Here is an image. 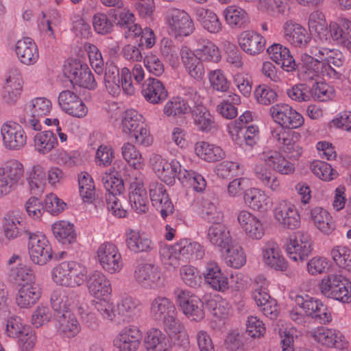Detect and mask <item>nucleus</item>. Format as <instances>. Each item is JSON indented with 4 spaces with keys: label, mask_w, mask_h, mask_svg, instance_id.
I'll use <instances>...</instances> for the list:
<instances>
[{
    "label": "nucleus",
    "mask_w": 351,
    "mask_h": 351,
    "mask_svg": "<svg viewBox=\"0 0 351 351\" xmlns=\"http://www.w3.org/2000/svg\"><path fill=\"white\" fill-rule=\"evenodd\" d=\"M226 264L236 269L241 267L246 263V256L243 247L240 245H230L226 248L224 256Z\"/></svg>",
    "instance_id": "nucleus-58"
},
{
    "label": "nucleus",
    "mask_w": 351,
    "mask_h": 351,
    "mask_svg": "<svg viewBox=\"0 0 351 351\" xmlns=\"http://www.w3.org/2000/svg\"><path fill=\"white\" fill-rule=\"evenodd\" d=\"M24 168L18 160L7 162L0 168V198L16 189L23 180Z\"/></svg>",
    "instance_id": "nucleus-10"
},
{
    "label": "nucleus",
    "mask_w": 351,
    "mask_h": 351,
    "mask_svg": "<svg viewBox=\"0 0 351 351\" xmlns=\"http://www.w3.org/2000/svg\"><path fill=\"white\" fill-rule=\"evenodd\" d=\"M142 332L138 327L130 325L121 329L114 343L119 351H136L142 339Z\"/></svg>",
    "instance_id": "nucleus-24"
},
{
    "label": "nucleus",
    "mask_w": 351,
    "mask_h": 351,
    "mask_svg": "<svg viewBox=\"0 0 351 351\" xmlns=\"http://www.w3.org/2000/svg\"><path fill=\"white\" fill-rule=\"evenodd\" d=\"M51 102L45 97H36L30 101L26 109L30 112L31 117H43L47 115L51 110Z\"/></svg>",
    "instance_id": "nucleus-61"
},
{
    "label": "nucleus",
    "mask_w": 351,
    "mask_h": 351,
    "mask_svg": "<svg viewBox=\"0 0 351 351\" xmlns=\"http://www.w3.org/2000/svg\"><path fill=\"white\" fill-rule=\"evenodd\" d=\"M144 346L147 351H171L172 348L167 335L156 328L147 330L144 337Z\"/></svg>",
    "instance_id": "nucleus-40"
},
{
    "label": "nucleus",
    "mask_w": 351,
    "mask_h": 351,
    "mask_svg": "<svg viewBox=\"0 0 351 351\" xmlns=\"http://www.w3.org/2000/svg\"><path fill=\"white\" fill-rule=\"evenodd\" d=\"M334 262L347 271H351V250L345 246L337 245L331 250Z\"/></svg>",
    "instance_id": "nucleus-63"
},
{
    "label": "nucleus",
    "mask_w": 351,
    "mask_h": 351,
    "mask_svg": "<svg viewBox=\"0 0 351 351\" xmlns=\"http://www.w3.org/2000/svg\"><path fill=\"white\" fill-rule=\"evenodd\" d=\"M150 161L157 176L167 184H173L177 177L183 184L192 186L197 192L203 191L206 186V180L201 174L182 169L177 160L168 162L161 156L156 154L151 158Z\"/></svg>",
    "instance_id": "nucleus-3"
},
{
    "label": "nucleus",
    "mask_w": 351,
    "mask_h": 351,
    "mask_svg": "<svg viewBox=\"0 0 351 351\" xmlns=\"http://www.w3.org/2000/svg\"><path fill=\"white\" fill-rule=\"evenodd\" d=\"M165 21L168 34L175 38L189 36L195 29L191 15L182 9L169 8L165 12Z\"/></svg>",
    "instance_id": "nucleus-6"
},
{
    "label": "nucleus",
    "mask_w": 351,
    "mask_h": 351,
    "mask_svg": "<svg viewBox=\"0 0 351 351\" xmlns=\"http://www.w3.org/2000/svg\"><path fill=\"white\" fill-rule=\"evenodd\" d=\"M193 123L199 131L210 132L217 129L214 117L207 108L202 104H197L192 111Z\"/></svg>",
    "instance_id": "nucleus-43"
},
{
    "label": "nucleus",
    "mask_w": 351,
    "mask_h": 351,
    "mask_svg": "<svg viewBox=\"0 0 351 351\" xmlns=\"http://www.w3.org/2000/svg\"><path fill=\"white\" fill-rule=\"evenodd\" d=\"M86 287L90 295L97 298L109 295L112 292L111 284L107 277L99 271H94L86 278Z\"/></svg>",
    "instance_id": "nucleus-33"
},
{
    "label": "nucleus",
    "mask_w": 351,
    "mask_h": 351,
    "mask_svg": "<svg viewBox=\"0 0 351 351\" xmlns=\"http://www.w3.org/2000/svg\"><path fill=\"white\" fill-rule=\"evenodd\" d=\"M206 238L211 245L220 250L227 248L232 241L228 228L221 222L215 223L208 228Z\"/></svg>",
    "instance_id": "nucleus-41"
},
{
    "label": "nucleus",
    "mask_w": 351,
    "mask_h": 351,
    "mask_svg": "<svg viewBox=\"0 0 351 351\" xmlns=\"http://www.w3.org/2000/svg\"><path fill=\"white\" fill-rule=\"evenodd\" d=\"M3 143L5 148L19 150L27 143V135L21 125L15 122L4 123L1 129Z\"/></svg>",
    "instance_id": "nucleus-19"
},
{
    "label": "nucleus",
    "mask_w": 351,
    "mask_h": 351,
    "mask_svg": "<svg viewBox=\"0 0 351 351\" xmlns=\"http://www.w3.org/2000/svg\"><path fill=\"white\" fill-rule=\"evenodd\" d=\"M237 221L246 236L254 240H259L265 234L262 220L250 212L243 210L237 215Z\"/></svg>",
    "instance_id": "nucleus-22"
},
{
    "label": "nucleus",
    "mask_w": 351,
    "mask_h": 351,
    "mask_svg": "<svg viewBox=\"0 0 351 351\" xmlns=\"http://www.w3.org/2000/svg\"><path fill=\"white\" fill-rule=\"evenodd\" d=\"M144 123L143 117L134 109L125 112L122 119V130L127 134H130L138 130Z\"/></svg>",
    "instance_id": "nucleus-59"
},
{
    "label": "nucleus",
    "mask_w": 351,
    "mask_h": 351,
    "mask_svg": "<svg viewBox=\"0 0 351 351\" xmlns=\"http://www.w3.org/2000/svg\"><path fill=\"white\" fill-rule=\"evenodd\" d=\"M197 21L201 26L212 34H217L222 29V24L217 15L211 10L203 7L194 9Z\"/></svg>",
    "instance_id": "nucleus-42"
},
{
    "label": "nucleus",
    "mask_w": 351,
    "mask_h": 351,
    "mask_svg": "<svg viewBox=\"0 0 351 351\" xmlns=\"http://www.w3.org/2000/svg\"><path fill=\"white\" fill-rule=\"evenodd\" d=\"M52 232L56 239L64 245L71 244L76 241V233L74 226L66 221H59L52 225Z\"/></svg>",
    "instance_id": "nucleus-51"
},
{
    "label": "nucleus",
    "mask_w": 351,
    "mask_h": 351,
    "mask_svg": "<svg viewBox=\"0 0 351 351\" xmlns=\"http://www.w3.org/2000/svg\"><path fill=\"white\" fill-rule=\"evenodd\" d=\"M122 155L123 158L128 162V164L134 167L135 170H139L143 167L144 160L135 146L130 143H125L122 148ZM138 171H135L132 173Z\"/></svg>",
    "instance_id": "nucleus-60"
},
{
    "label": "nucleus",
    "mask_w": 351,
    "mask_h": 351,
    "mask_svg": "<svg viewBox=\"0 0 351 351\" xmlns=\"http://www.w3.org/2000/svg\"><path fill=\"white\" fill-rule=\"evenodd\" d=\"M149 313L154 321L162 322L178 314V311L170 299L158 296L151 301Z\"/></svg>",
    "instance_id": "nucleus-29"
},
{
    "label": "nucleus",
    "mask_w": 351,
    "mask_h": 351,
    "mask_svg": "<svg viewBox=\"0 0 351 351\" xmlns=\"http://www.w3.org/2000/svg\"><path fill=\"white\" fill-rule=\"evenodd\" d=\"M203 274L205 282L214 290L224 292L228 289V278L217 263H208Z\"/></svg>",
    "instance_id": "nucleus-34"
},
{
    "label": "nucleus",
    "mask_w": 351,
    "mask_h": 351,
    "mask_svg": "<svg viewBox=\"0 0 351 351\" xmlns=\"http://www.w3.org/2000/svg\"><path fill=\"white\" fill-rule=\"evenodd\" d=\"M271 59L286 71H295L297 64L289 49L280 44H274L267 49Z\"/></svg>",
    "instance_id": "nucleus-39"
},
{
    "label": "nucleus",
    "mask_w": 351,
    "mask_h": 351,
    "mask_svg": "<svg viewBox=\"0 0 351 351\" xmlns=\"http://www.w3.org/2000/svg\"><path fill=\"white\" fill-rule=\"evenodd\" d=\"M175 245L182 258L201 259L204 255L202 246L195 241L182 239Z\"/></svg>",
    "instance_id": "nucleus-53"
},
{
    "label": "nucleus",
    "mask_w": 351,
    "mask_h": 351,
    "mask_svg": "<svg viewBox=\"0 0 351 351\" xmlns=\"http://www.w3.org/2000/svg\"><path fill=\"white\" fill-rule=\"evenodd\" d=\"M238 43L245 53L256 56L265 49V39L260 34L251 30H245L239 34Z\"/></svg>",
    "instance_id": "nucleus-31"
},
{
    "label": "nucleus",
    "mask_w": 351,
    "mask_h": 351,
    "mask_svg": "<svg viewBox=\"0 0 351 351\" xmlns=\"http://www.w3.org/2000/svg\"><path fill=\"white\" fill-rule=\"evenodd\" d=\"M265 264L277 271H285L287 263L281 254L278 245L272 240L267 241L262 247Z\"/></svg>",
    "instance_id": "nucleus-35"
},
{
    "label": "nucleus",
    "mask_w": 351,
    "mask_h": 351,
    "mask_svg": "<svg viewBox=\"0 0 351 351\" xmlns=\"http://www.w3.org/2000/svg\"><path fill=\"white\" fill-rule=\"evenodd\" d=\"M136 283L145 289H154L162 282V273L158 265L153 263H141L134 271Z\"/></svg>",
    "instance_id": "nucleus-14"
},
{
    "label": "nucleus",
    "mask_w": 351,
    "mask_h": 351,
    "mask_svg": "<svg viewBox=\"0 0 351 351\" xmlns=\"http://www.w3.org/2000/svg\"><path fill=\"white\" fill-rule=\"evenodd\" d=\"M311 55H301L299 76L304 81H311L319 75L338 78L339 69L343 65L342 54L337 49H330L317 43L309 49Z\"/></svg>",
    "instance_id": "nucleus-1"
},
{
    "label": "nucleus",
    "mask_w": 351,
    "mask_h": 351,
    "mask_svg": "<svg viewBox=\"0 0 351 351\" xmlns=\"http://www.w3.org/2000/svg\"><path fill=\"white\" fill-rule=\"evenodd\" d=\"M195 152L199 158L209 162L219 161L225 156V153L220 147L206 141L196 143Z\"/></svg>",
    "instance_id": "nucleus-47"
},
{
    "label": "nucleus",
    "mask_w": 351,
    "mask_h": 351,
    "mask_svg": "<svg viewBox=\"0 0 351 351\" xmlns=\"http://www.w3.org/2000/svg\"><path fill=\"white\" fill-rule=\"evenodd\" d=\"M321 293L343 302H351V282L338 274H329L321 280L319 285Z\"/></svg>",
    "instance_id": "nucleus-7"
},
{
    "label": "nucleus",
    "mask_w": 351,
    "mask_h": 351,
    "mask_svg": "<svg viewBox=\"0 0 351 351\" xmlns=\"http://www.w3.org/2000/svg\"><path fill=\"white\" fill-rule=\"evenodd\" d=\"M15 52L20 62L25 65H33L39 58L37 45L29 37L23 38L17 41Z\"/></svg>",
    "instance_id": "nucleus-36"
},
{
    "label": "nucleus",
    "mask_w": 351,
    "mask_h": 351,
    "mask_svg": "<svg viewBox=\"0 0 351 351\" xmlns=\"http://www.w3.org/2000/svg\"><path fill=\"white\" fill-rule=\"evenodd\" d=\"M41 296V291L37 284H21L16 295V303L21 308H29L36 304Z\"/></svg>",
    "instance_id": "nucleus-38"
},
{
    "label": "nucleus",
    "mask_w": 351,
    "mask_h": 351,
    "mask_svg": "<svg viewBox=\"0 0 351 351\" xmlns=\"http://www.w3.org/2000/svg\"><path fill=\"white\" fill-rule=\"evenodd\" d=\"M47 174L44 168L39 165H34L29 172L27 182L32 194L40 195L46 185Z\"/></svg>",
    "instance_id": "nucleus-49"
},
{
    "label": "nucleus",
    "mask_w": 351,
    "mask_h": 351,
    "mask_svg": "<svg viewBox=\"0 0 351 351\" xmlns=\"http://www.w3.org/2000/svg\"><path fill=\"white\" fill-rule=\"evenodd\" d=\"M313 173L324 181H331L337 176V172L330 165L322 160H315L311 164Z\"/></svg>",
    "instance_id": "nucleus-64"
},
{
    "label": "nucleus",
    "mask_w": 351,
    "mask_h": 351,
    "mask_svg": "<svg viewBox=\"0 0 351 351\" xmlns=\"http://www.w3.org/2000/svg\"><path fill=\"white\" fill-rule=\"evenodd\" d=\"M58 104L64 112L73 117L82 118L88 112L87 107L80 97L69 90L60 93Z\"/></svg>",
    "instance_id": "nucleus-23"
},
{
    "label": "nucleus",
    "mask_w": 351,
    "mask_h": 351,
    "mask_svg": "<svg viewBox=\"0 0 351 351\" xmlns=\"http://www.w3.org/2000/svg\"><path fill=\"white\" fill-rule=\"evenodd\" d=\"M104 186L106 191V202L107 208L118 217H125L127 211L124 209L117 195L124 191L123 180L106 175L102 178Z\"/></svg>",
    "instance_id": "nucleus-11"
},
{
    "label": "nucleus",
    "mask_w": 351,
    "mask_h": 351,
    "mask_svg": "<svg viewBox=\"0 0 351 351\" xmlns=\"http://www.w3.org/2000/svg\"><path fill=\"white\" fill-rule=\"evenodd\" d=\"M129 203L138 214L145 213L149 209V201L141 173L135 172L130 180Z\"/></svg>",
    "instance_id": "nucleus-16"
},
{
    "label": "nucleus",
    "mask_w": 351,
    "mask_h": 351,
    "mask_svg": "<svg viewBox=\"0 0 351 351\" xmlns=\"http://www.w3.org/2000/svg\"><path fill=\"white\" fill-rule=\"evenodd\" d=\"M57 144V139L51 131L37 133L34 136V147L40 154H47L52 150Z\"/></svg>",
    "instance_id": "nucleus-57"
},
{
    "label": "nucleus",
    "mask_w": 351,
    "mask_h": 351,
    "mask_svg": "<svg viewBox=\"0 0 351 351\" xmlns=\"http://www.w3.org/2000/svg\"><path fill=\"white\" fill-rule=\"evenodd\" d=\"M223 15L226 23L231 27L244 28L250 23L247 12L237 5L226 7L223 11Z\"/></svg>",
    "instance_id": "nucleus-46"
},
{
    "label": "nucleus",
    "mask_w": 351,
    "mask_h": 351,
    "mask_svg": "<svg viewBox=\"0 0 351 351\" xmlns=\"http://www.w3.org/2000/svg\"><path fill=\"white\" fill-rule=\"evenodd\" d=\"M269 112L274 121L282 127L295 129L304 123L303 117L288 104H276Z\"/></svg>",
    "instance_id": "nucleus-15"
},
{
    "label": "nucleus",
    "mask_w": 351,
    "mask_h": 351,
    "mask_svg": "<svg viewBox=\"0 0 351 351\" xmlns=\"http://www.w3.org/2000/svg\"><path fill=\"white\" fill-rule=\"evenodd\" d=\"M174 295L178 306L189 319L197 322L204 317V303L198 296L179 288L174 290Z\"/></svg>",
    "instance_id": "nucleus-8"
},
{
    "label": "nucleus",
    "mask_w": 351,
    "mask_h": 351,
    "mask_svg": "<svg viewBox=\"0 0 351 351\" xmlns=\"http://www.w3.org/2000/svg\"><path fill=\"white\" fill-rule=\"evenodd\" d=\"M52 279L58 285L77 287L86 280L87 267L76 261H64L56 266L51 272Z\"/></svg>",
    "instance_id": "nucleus-4"
},
{
    "label": "nucleus",
    "mask_w": 351,
    "mask_h": 351,
    "mask_svg": "<svg viewBox=\"0 0 351 351\" xmlns=\"http://www.w3.org/2000/svg\"><path fill=\"white\" fill-rule=\"evenodd\" d=\"M104 81L106 88L112 96H118L122 89L124 94L133 95L135 88L131 80V71L123 67L119 72V68L113 63H107L105 68Z\"/></svg>",
    "instance_id": "nucleus-5"
},
{
    "label": "nucleus",
    "mask_w": 351,
    "mask_h": 351,
    "mask_svg": "<svg viewBox=\"0 0 351 351\" xmlns=\"http://www.w3.org/2000/svg\"><path fill=\"white\" fill-rule=\"evenodd\" d=\"M77 295L71 290L57 289L51 295V306L56 313V317L61 314L71 313L70 307L74 304Z\"/></svg>",
    "instance_id": "nucleus-32"
},
{
    "label": "nucleus",
    "mask_w": 351,
    "mask_h": 351,
    "mask_svg": "<svg viewBox=\"0 0 351 351\" xmlns=\"http://www.w3.org/2000/svg\"><path fill=\"white\" fill-rule=\"evenodd\" d=\"M24 217L21 212H8L4 217L3 228L5 237L9 240L17 238L23 229Z\"/></svg>",
    "instance_id": "nucleus-44"
},
{
    "label": "nucleus",
    "mask_w": 351,
    "mask_h": 351,
    "mask_svg": "<svg viewBox=\"0 0 351 351\" xmlns=\"http://www.w3.org/2000/svg\"><path fill=\"white\" fill-rule=\"evenodd\" d=\"M24 168L18 160L7 162L0 168V198L16 189L23 180Z\"/></svg>",
    "instance_id": "nucleus-9"
},
{
    "label": "nucleus",
    "mask_w": 351,
    "mask_h": 351,
    "mask_svg": "<svg viewBox=\"0 0 351 351\" xmlns=\"http://www.w3.org/2000/svg\"><path fill=\"white\" fill-rule=\"evenodd\" d=\"M149 196L152 203L160 213L161 217L165 219L167 216L173 214L174 206L164 185L158 182H152L149 186Z\"/></svg>",
    "instance_id": "nucleus-21"
},
{
    "label": "nucleus",
    "mask_w": 351,
    "mask_h": 351,
    "mask_svg": "<svg viewBox=\"0 0 351 351\" xmlns=\"http://www.w3.org/2000/svg\"><path fill=\"white\" fill-rule=\"evenodd\" d=\"M282 34L288 44L297 48H306L311 40L306 28L291 19L287 20L283 23Z\"/></svg>",
    "instance_id": "nucleus-17"
},
{
    "label": "nucleus",
    "mask_w": 351,
    "mask_h": 351,
    "mask_svg": "<svg viewBox=\"0 0 351 351\" xmlns=\"http://www.w3.org/2000/svg\"><path fill=\"white\" fill-rule=\"evenodd\" d=\"M329 33L334 40L346 43L351 39V21L348 19H341L338 22H330Z\"/></svg>",
    "instance_id": "nucleus-52"
},
{
    "label": "nucleus",
    "mask_w": 351,
    "mask_h": 351,
    "mask_svg": "<svg viewBox=\"0 0 351 351\" xmlns=\"http://www.w3.org/2000/svg\"><path fill=\"white\" fill-rule=\"evenodd\" d=\"M67 69L73 84L90 90L97 87L95 79L87 64L74 62L69 64Z\"/></svg>",
    "instance_id": "nucleus-25"
},
{
    "label": "nucleus",
    "mask_w": 351,
    "mask_h": 351,
    "mask_svg": "<svg viewBox=\"0 0 351 351\" xmlns=\"http://www.w3.org/2000/svg\"><path fill=\"white\" fill-rule=\"evenodd\" d=\"M275 219L289 229H296L300 225V217L295 206L287 201H280L274 210Z\"/></svg>",
    "instance_id": "nucleus-26"
},
{
    "label": "nucleus",
    "mask_w": 351,
    "mask_h": 351,
    "mask_svg": "<svg viewBox=\"0 0 351 351\" xmlns=\"http://www.w3.org/2000/svg\"><path fill=\"white\" fill-rule=\"evenodd\" d=\"M167 339L171 345L181 346L188 343V335L184 324L178 318V314L162 322Z\"/></svg>",
    "instance_id": "nucleus-28"
},
{
    "label": "nucleus",
    "mask_w": 351,
    "mask_h": 351,
    "mask_svg": "<svg viewBox=\"0 0 351 351\" xmlns=\"http://www.w3.org/2000/svg\"><path fill=\"white\" fill-rule=\"evenodd\" d=\"M56 319L59 330L67 337H73L79 332L80 326L73 313L61 314L57 316Z\"/></svg>",
    "instance_id": "nucleus-55"
},
{
    "label": "nucleus",
    "mask_w": 351,
    "mask_h": 351,
    "mask_svg": "<svg viewBox=\"0 0 351 351\" xmlns=\"http://www.w3.org/2000/svg\"><path fill=\"white\" fill-rule=\"evenodd\" d=\"M245 203L252 209L262 210L268 204V196L260 189L251 188L244 194Z\"/></svg>",
    "instance_id": "nucleus-54"
},
{
    "label": "nucleus",
    "mask_w": 351,
    "mask_h": 351,
    "mask_svg": "<svg viewBox=\"0 0 351 351\" xmlns=\"http://www.w3.org/2000/svg\"><path fill=\"white\" fill-rule=\"evenodd\" d=\"M97 258L101 267L111 274L119 273L123 266L118 247L110 242H105L99 246Z\"/></svg>",
    "instance_id": "nucleus-12"
},
{
    "label": "nucleus",
    "mask_w": 351,
    "mask_h": 351,
    "mask_svg": "<svg viewBox=\"0 0 351 351\" xmlns=\"http://www.w3.org/2000/svg\"><path fill=\"white\" fill-rule=\"evenodd\" d=\"M25 233L29 237L28 250L31 260L40 265L46 264L52 258V249L45 236L27 230Z\"/></svg>",
    "instance_id": "nucleus-13"
},
{
    "label": "nucleus",
    "mask_w": 351,
    "mask_h": 351,
    "mask_svg": "<svg viewBox=\"0 0 351 351\" xmlns=\"http://www.w3.org/2000/svg\"><path fill=\"white\" fill-rule=\"evenodd\" d=\"M141 311V302L130 295L122 298L117 304L118 316L126 322L136 320L140 316Z\"/></svg>",
    "instance_id": "nucleus-37"
},
{
    "label": "nucleus",
    "mask_w": 351,
    "mask_h": 351,
    "mask_svg": "<svg viewBox=\"0 0 351 351\" xmlns=\"http://www.w3.org/2000/svg\"><path fill=\"white\" fill-rule=\"evenodd\" d=\"M126 245L129 250L134 253L149 252L154 247L153 242L138 231L128 229L125 232Z\"/></svg>",
    "instance_id": "nucleus-45"
},
{
    "label": "nucleus",
    "mask_w": 351,
    "mask_h": 351,
    "mask_svg": "<svg viewBox=\"0 0 351 351\" xmlns=\"http://www.w3.org/2000/svg\"><path fill=\"white\" fill-rule=\"evenodd\" d=\"M201 215L204 220L212 224L221 222L223 218L220 208L215 202L209 199L202 201Z\"/></svg>",
    "instance_id": "nucleus-62"
},
{
    "label": "nucleus",
    "mask_w": 351,
    "mask_h": 351,
    "mask_svg": "<svg viewBox=\"0 0 351 351\" xmlns=\"http://www.w3.org/2000/svg\"><path fill=\"white\" fill-rule=\"evenodd\" d=\"M180 55L186 73L196 81H201L205 74L203 61L187 46H182Z\"/></svg>",
    "instance_id": "nucleus-27"
},
{
    "label": "nucleus",
    "mask_w": 351,
    "mask_h": 351,
    "mask_svg": "<svg viewBox=\"0 0 351 351\" xmlns=\"http://www.w3.org/2000/svg\"><path fill=\"white\" fill-rule=\"evenodd\" d=\"M263 163L254 165L253 171L257 181L263 186L269 188L273 191H279L280 183L276 176L272 175L269 167L281 175H291L295 171V165L279 151L265 147L258 155Z\"/></svg>",
    "instance_id": "nucleus-2"
},
{
    "label": "nucleus",
    "mask_w": 351,
    "mask_h": 351,
    "mask_svg": "<svg viewBox=\"0 0 351 351\" xmlns=\"http://www.w3.org/2000/svg\"><path fill=\"white\" fill-rule=\"evenodd\" d=\"M193 52L202 61L218 62L221 59L219 48L213 42L206 39H199L197 47Z\"/></svg>",
    "instance_id": "nucleus-50"
},
{
    "label": "nucleus",
    "mask_w": 351,
    "mask_h": 351,
    "mask_svg": "<svg viewBox=\"0 0 351 351\" xmlns=\"http://www.w3.org/2000/svg\"><path fill=\"white\" fill-rule=\"evenodd\" d=\"M141 93L145 99L152 104H161L168 96L164 84L159 80L153 77H149L143 83Z\"/></svg>",
    "instance_id": "nucleus-30"
},
{
    "label": "nucleus",
    "mask_w": 351,
    "mask_h": 351,
    "mask_svg": "<svg viewBox=\"0 0 351 351\" xmlns=\"http://www.w3.org/2000/svg\"><path fill=\"white\" fill-rule=\"evenodd\" d=\"M310 335L315 341L327 348H340L346 344L345 336L336 328L317 327L310 332Z\"/></svg>",
    "instance_id": "nucleus-20"
},
{
    "label": "nucleus",
    "mask_w": 351,
    "mask_h": 351,
    "mask_svg": "<svg viewBox=\"0 0 351 351\" xmlns=\"http://www.w3.org/2000/svg\"><path fill=\"white\" fill-rule=\"evenodd\" d=\"M311 218L317 228L326 234H330L335 228L332 217L322 207L313 208L311 210Z\"/></svg>",
    "instance_id": "nucleus-48"
},
{
    "label": "nucleus",
    "mask_w": 351,
    "mask_h": 351,
    "mask_svg": "<svg viewBox=\"0 0 351 351\" xmlns=\"http://www.w3.org/2000/svg\"><path fill=\"white\" fill-rule=\"evenodd\" d=\"M311 236L304 231L295 232L286 245V252L294 261H303L311 254Z\"/></svg>",
    "instance_id": "nucleus-18"
},
{
    "label": "nucleus",
    "mask_w": 351,
    "mask_h": 351,
    "mask_svg": "<svg viewBox=\"0 0 351 351\" xmlns=\"http://www.w3.org/2000/svg\"><path fill=\"white\" fill-rule=\"evenodd\" d=\"M80 194L84 202L90 203L95 199V187L93 180L87 172L78 175Z\"/></svg>",
    "instance_id": "nucleus-56"
}]
</instances>
